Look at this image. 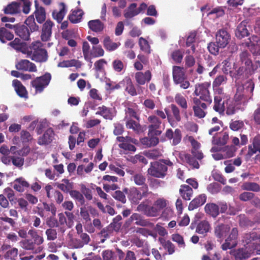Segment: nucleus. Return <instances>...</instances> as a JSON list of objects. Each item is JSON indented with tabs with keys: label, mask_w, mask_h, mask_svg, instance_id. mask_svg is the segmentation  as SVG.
Returning <instances> with one entry per match:
<instances>
[{
	"label": "nucleus",
	"mask_w": 260,
	"mask_h": 260,
	"mask_svg": "<svg viewBox=\"0 0 260 260\" xmlns=\"http://www.w3.org/2000/svg\"><path fill=\"white\" fill-rule=\"evenodd\" d=\"M247 22L242 21L237 26L235 31V35L239 39H242L249 36V32L247 28Z\"/></svg>",
	"instance_id": "30"
},
{
	"label": "nucleus",
	"mask_w": 260,
	"mask_h": 260,
	"mask_svg": "<svg viewBox=\"0 0 260 260\" xmlns=\"http://www.w3.org/2000/svg\"><path fill=\"white\" fill-rule=\"evenodd\" d=\"M240 141L239 138L237 137L231 136V139L233 146L236 147H240V146H244L248 143V137L246 135L240 134Z\"/></svg>",
	"instance_id": "40"
},
{
	"label": "nucleus",
	"mask_w": 260,
	"mask_h": 260,
	"mask_svg": "<svg viewBox=\"0 0 260 260\" xmlns=\"http://www.w3.org/2000/svg\"><path fill=\"white\" fill-rule=\"evenodd\" d=\"M15 32L24 40L27 41L29 39L30 31L28 27L24 25L17 26L15 28Z\"/></svg>",
	"instance_id": "37"
},
{
	"label": "nucleus",
	"mask_w": 260,
	"mask_h": 260,
	"mask_svg": "<svg viewBox=\"0 0 260 260\" xmlns=\"http://www.w3.org/2000/svg\"><path fill=\"white\" fill-rule=\"evenodd\" d=\"M213 109L220 114H222L225 110L224 103L221 95H215L214 98Z\"/></svg>",
	"instance_id": "36"
},
{
	"label": "nucleus",
	"mask_w": 260,
	"mask_h": 260,
	"mask_svg": "<svg viewBox=\"0 0 260 260\" xmlns=\"http://www.w3.org/2000/svg\"><path fill=\"white\" fill-rule=\"evenodd\" d=\"M235 260H245L249 258L251 253L245 248H239L232 252Z\"/></svg>",
	"instance_id": "28"
},
{
	"label": "nucleus",
	"mask_w": 260,
	"mask_h": 260,
	"mask_svg": "<svg viewBox=\"0 0 260 260\" xmlns=\"http://www.w3.org/2000/svg\"><path fill=\"white\" fill-rule=\"evenodd\" d=\"M184 157L186 162L190 165L192 166L193 168L199 169L200 167L198 161L195 159L193 156H191L189 154H186L184 155Z\"/></svg>",
	"instance_id": "59"
},
{
	"label": "nucleus",
	"mask_w": 260,
	"mask_h": 260,
	"mask_svg": "<svg viewBox=\"0 0 260 260\" xmlns=\"http://www.w3.org/2000/svg\"><path fill=\"white\" fill-rule=\"evenodd\" d=\"M172 239L173 241L176 242L178 246L181 248L185 247V243L184 241L183 237L178 234H174L172 236Z\"/></svg>",
	"instance_id": "63"
},
{
	"label": "nucleus",
	"mask_w": 260,
	"mask_h": 260,
	"mask_svg": "<svg viewBox=\"0 0 260 260\" xmlns=\"http://www.w3.org/2000/svg\"><path fill=\"white\" fill-rule=\"evenodd\" d=\"M229 139V134L227 132H224L216 137H213L212 143L217 146H224L227 143Z\"/></svg>",
	"instance_id": "35"
},
{
	"label": "nucleus",
	"mask_w": 260,
	"mask_h": 260,
	"mask_svg": "<svg viewBox=\"0 0 260 260\" xmlns=\"http://www.w3.org/2000/svg\"><path fill=\"white\" fill-rule=\"evenodd\" d=\"M90 241V236L87 233L81 234L72 238L70 240V245L72 248L80 249L88 245Z\"/></svg>",
	"instance_id": "9"
},
{
	"label": "nucleus",
	"mask_w": 260,
	"mask_h": 260,
	"mask_svg": "<svg viewBox=\"0 0 260 260\" xmlns=\"http://www.w3.org/2000/svg\"><path fill=\"white\" fill-rule=\"evenodd\" d=\"M58 66L64 68V67H76L77 68H80L81 67L80 62L77 60L72 59L71 60L63 61L58 64Z\"/></svg>",
	"instance_id": "54"
},
{
	"label": "nucleus",
	"mask_w": 260,
	"mask_h": 260,
	"mask_svg": "<svg viewBox=\"0 0 260 260\" xmlns=\"http://www.w3.org/2000/svg\"><path fill=\"white\" fill-rule=\"evenodd\" d=\"M14 38L13 34L4 27L0 28V41L5 43L7 41L12 40Z\"/></svg>",
	"instance_id": "44"
},
{
	"label": "nucleus",
	"mask_w": 260,
	"mask_h": 260,
	"mask_svg": "<svg viewBox=\"0 0 260 260\" xmlns=\"http://www.w3.org/2000/svg\"><path fill=\"white\" fill-rule=\"evenodd\" d=\"M192 101L194 116L200 119L205 117L207 113L206 112L207 106L209 105L207 103L202 102L200 99H198V98H194Z\"/></svg>",
	"instance_id": "10"
},
{
	"label": "nucleus",
	"mask_w": 260,
	"mask_h": 260,
	"mask_svg": "<svg viewBox=\"0 0 260 260\" xmlns=\"http://www.w3.org/2000/svg\"><path fill=\"white\" fill-rule=\"evenodd\" d=\"M206 200L207 196L204 193L197 196L189 203L188 210L190 211L193 210L202 206L206 203Z\"/></svg>",
	"instance_id": "20"
},
{
	"label": "nucleus",
	"mask_w": 260,
	"mask_h": 260,
	"mask_svg": "<svg viewBox=\"0 0 260 260\" xmlns=\"http://www.w3.org/2000/svg\"><path fill=\"white\" fill-rule=\"evenodd\" d=\"M112 66L115 72L117 73L121 72L126 67L123 62L119 59L114 60L112 63Z\"/></svg>",
	"instance_id": "53"
},
{
	"label": "nucleus",
	"mask_w": 260,
	"mask_h": 260,
	"mask_svg": "<svg viewBox=\"0 0 260 260\" xmlns=\"http://www.w3.org/2000/svg\"><path fill=\"white\" fill-rule=\"evenodd\" d=\"M139 45L141 50L147 53H150V46L148 42L144 38L140 37L139 40Z\"/></svg>",
	"instance_id": "57"
},
{
	"label": "nucleus",
	"mask_w": 260,
	"mask_h": 260,
	"mask_svg": "<svg viewBox=\"0 0 260 260\" xmlns=\"http://www.w3.org/2000/svg\"><path fill=\"white\" fill-rule=\"evenodd\" d=\"M173 166V163L169 159H160L150 163L147 173L152 177L163 178L167 175L168 168Z\"/></svg>",
	"instance_id": "3"
},
{
	"label": "nucleus",
	"mask_w": 260,
	"mask_h": 260,
	"mask_svg": "<svg viewBox=\"0 0 260 260\" xmlns=\"http://www.w3.org/2000/svg\"><path fill=\"white\" fill-rule=\"evenodd\" d=\"M234 70L230 72V76L235 79L236 81L238 80H244L248 78L253 69L248 68V67L240 65L239 67L237 66L236 63L233 65Z\"/></svg>",
	"instance_id": "7"
},
{
	"label": "nucleus",
	"mask_w": 260,
	"mask_h": 260,
	"mask_svg": "<svg viewBox=\"0 0 260 260\" xmlns=\"http://www.w3.org/2000/svg\"><path fill=\"white\" fill-rule=\"evenodd\" d=\"M123 190L127 195L131 202L134 204H138L143 198L147 197L149 194L151 193V192L149 191L148 186L140 188L132 187L129 189L125 187Z\"/></svg>",
	"instance_id": "4"
},
{
	"label": "nucleus",
	"mask_w": 260,
	"mask_h": 260,
	"mask_svg": "<svg viewBox=\"0 0 260 260\" xmlns=\"http://www.w3.org/2000/svg\"><path fill=\"white\" fill-rule=\"evenodd\" d=\"M120 45V43L113 42L109 36H106L103 40V46L106 50L113 51L116 50Z\"/></svg>",
	"instance_id": "41"
},
{
	"label": "nucleus",
	"mask_w": 260,
	"mask_h": 260,
	"mask_svg": "<svg viewBox=\"0 0 260 260\" xmlns=\"http://www.w3.org/2000/svg\"><path fill=\"white\" fill-rule=\"evenodd\" d=\"M25 24H26L25 26L30 29L31 32L35 31L39 29V26L36 23L34 15H32L29 16L26 19Z\"/></svg>",
	"instance_id": "49"
},
{
	"label": "nucleus",
	"mask_w": 260,
	"mask_h": 260,
	"mask_svg": "<svg viewBox=\"0 0 260 260\" xmlns=\"http://www.w3.org/2000/svg\"><path fill=\"white\" fill-rule=\"evenodd\" d=\"M12 85L18 95L20 98L27 99L28 93L25 86L18 80L15 79L12 82Z\"/></svg>",
	"instance_id": "23"
},
{
	"label": "nucleus",
	"mask_w": 260,
	"mask_h": 260,
	"mask_svg": "<svg viewBox=\"0 0 260 260\" xmlns=\"http://www.w3.org/2000/svg\"><path fill=\"white\" fill-rule=\"evenodd\" d=\"M98 109L100 110L95 113L96 115L102 116L105 119L109 118L110 116V110L105 106L99 107Z\"/></svg>",
	"instance_id": "61"
},
{
	"label": "nucleus",
	"mask_w": 260,
	"mask_h": 260,
	"mask_svg": "<svg viewBox=\"0 0 260 260\" xmlns=\"http://www.w3.org/2000/svg\"><path fill=\"white\" fill-rule=\"evenodd\" d=\"M35 14L37 22L39 23H42L46 19V11L45 9L39 6L38 2L35 1Z\"/></svg>",
	"instance_id": "25"
},
{
	"label": "nucleus",
	"mask_w": 260,
	"mask_h": 260,
	"mask_svg": "<svg viewBox=\"0 0 260 260\" xmlns=\"http://www.w3.org/2000/svg\"><path fill=\"white\" fill-rule=\"evenodd\" d=\"M20 3L13 2L8 5L4 9L6 14H15L20 12Z\"/></svg>",
	"instance_id": "33"
},
{
	"label": "nucleus",
	"mask_w": 260,
	"mask_h": 260,
	"mask_svg": "<svg viewBox=\"0 0 260 260\" xmlns=\"http://www.w3.org/2000/svg\"><path fill=\"white\" fill-rule=\"evenodd\" d=\"M250 56V54L247 51L242 52L239 55L240 60L238 63L239 65L248 67V68L253 69V64Z\"/></svg>",
	"instance_id": "26"
},
{
	"label": "nucleus",
	"mask_w": 260,
	"mask_h": 260,
	"mask_svg": "<svg viewBox=\"0 0 260 260\" xmlns=\"http://www.w3.org/2000/svg\"><path fill=\"white\" fill-rule=\"evenodd\" d=\"M26 53L32 60L37 62H45L48 58V52L40 41L33 42L27 47Z\"/></svg>",
	"instance_id": "2"
},
{
	"label": "nucleus",
	"mask_w": 260,
	"mask_h": 260,
	"mask_svg": "<svg viewBox=\"0 0 260 260\" xmlns=\"http://www.w3.org/2000/svg\"><path fill=\"white\" fill-rule=\"evenodd\" d=\"M120 84L124 87L125 91L132 96H136L138 94L141 93L139 91L140 89L138 88V92L137 91L135 86L129 77H125L120 81Z\"/></svg>",
	"instance_id": "13"
},
{
	"label": "nucleus",
	"mask_w": 260,
	"mask_h": 260,
	"mask_svg": "<svg viewBox=\"0 0 260 260\" xmlns=\"http://www.w3.org/2000/svg\"><path fill=\"white\" fill-rule=\"evenodd\" d=\"M175 101L183 109L186 110L187 107V102L184 96L181 93H178L175 96Z\"/></svg>",
	"instance_id": "51"
},
{
	"label": "nucleus",
	"mask_w": 260,
	"mask_h": 260,
	"mask_svg": "<svg viewBox=\"0 0 260 260\" xmlns=\"http://www.w3.org/2000/svg\"><path fill=\"white\" fill-rule=\"evenodd\" d=\"M171 57L176 63H180L183 59V52L179 49L174 50L171 53Z\"/></svg>",
	"instance_id": "58"
},
{
	"label": "nucleus",
	"mask_w": 260,
	"mask_h": 260,
	"mask_svg": "<svg viewBox=\"0 0 260 260\" xmlns=\"http://www.w3.org/2000/svg\"><path fill=\"white\" fill-rule=\"evenodd\" d=\"M60 10L58 12L53 11L52 12L53 18L56 20L57 22L60 23L67 12L66 5L63 3L59 4Z\"/></svg>",
	"instance_id": "39"
},
{
	"label": "nucleus",
	"mask_w": 260,
	"mask_h": 260,
	"mask_svg": "<svg viewBox=\"0 0 260 260\" xmlns=\"http://www.w3.org/2000/svg\"><path fill=\"white\" fill-rule=\"evenodd\" d=\"M238 230L237 228H233L225 242L221 245L222 250H226L235 247L238 244Z\"/></svg>",
	"instance_id": "11"
},
{
	"label": "nucleus",
	"mask_w": 260,
	"mask_h": 260,
	"mask_svg": "<svg viewBox=\"0 0 260 260\" xmlns=\"http://www.w3.org/2000/svg\"><path fill=\"white\" fill-rule=\"evenodd\" d=\"M83 15V12L81 10L72 11L69 16V19L72 23H77L80 22Z\"/></svg>",
	"instance_id": "45"
},
{
	"label": "nucleus",
	"mask_w": 260,
	"mask_h": 260,
	"mask_svg": "<svg viewBox=\"0 0 260 260\" xmlns=\"http://www.w3.org/2000/svg\"><path fill=\"white\" fill-rule=\"evenodd\" d=\"M9 45L17 51H22L24 48V43L18 38H15L9 43Z\"/></svg>",
	"instance_id": "55"
},
{
	"label": "nucleus",
	"mask_w": 260,
	"mask_h": 260,
	"mask_svg": "<svg viewBox=\"0 0 260 260\" xmlns=\"http://www.w3.org/2000/svg\"><path fill=\"white\" fill-rule=\"evenodd\" d=\"M152 77V75L150 70H147L144 72L141 71L136 72L135 74V79L139 86V89L142 91V87L141 86L149 83L151 81Z\"/></svg>",
	"instance_id": "12"
},
{
	"label": "nucleus",
	"mask_w": 260,
	"mask_h": 260,
	"mask_svg": "<svg viewBox=\"0 0 260 260\" xmlns=\"http://www.w3.org/2000/svg\"><path fill=\"white\" fill-rule=\"evenodd\" d=\"M88 26L90 29L95 32H101L104 28V24L99 19L89 21Z\"/></svg>",
	"instance_id": "38"
},
{
	"label": "nucleus",
	"mask_w": 260,
	"mask_h": 260,
	"mask_svg": "<svg viewBox=\"0 0 260 260\" xmlns=\"http://www.w3.org/2000/svg\"><path fill=\"white\" fill-rule=\"evenodd\" d=\"M56 187L62 191L66 193H70L71 191L74 189V183L70 182L68 179H63L61 180V183H56Z\"/></svg>",
	"instance_id": "24"
},
{
	"label": "nucleus",
	"mask_w": 260,
	"mask_h": 260,
	"mask_svg": "<svg viewBox=\"0 0 260 260\" xmlns=\"http://www.w3.org/2000/svg\"><path fill=\"white\" fill-rule=\"evenodd\" d=\"M148 120L150 124L148 126V134L151 136H160L162 130L161 129V121L155 115L149 116Z\"/></svg>",
	"instance_id": "8"
},
{
	"label": "nucleus",
	"mask_w": 260,
	"mask_h": 260,
	"mask_svg": "<svg viewBox=\"0 0 260 260\" xmlns=\"http://www.w3.org/2000/svg\"><path fill=\"white\" fill-rule=\"evenodd\" d=\"M139 14L137 11V4L136 3H132L124 10L123 15L126 20L130 19Z\"/></svg>",
	"instance_id": "34"
},
{
	"label": "nucleus",
	"mask_w": 260,
	"mask_h": 260,
	"mask_svg": "<svg viewBox=\"0 0 260 260\" xmlns=\"http://www.w3.org/2000/svg\"><path fill=\"white\" fill-rule=\"evenodd\" d=\"M30 239H25L20 242L21 247L25 250L31 251L33 253H38L42 251L43 247L41 245L44 240L35 229H30L28 232Z\"/></svg>",
	"instance_id": "1"
},
{
	"label": "nucleus",
	"mask_w": 260,
	"mask_h": 260,
	"mask_svg": "<svg viewBox=\"0 0 260 260\" xmlns=\"http://www.w3.org/2000/svg\"><path fill=\"white\" fill-rule=\"evenodd\" d=\"M171 111L172 112L173 117L177 122H179L181 120L180 115V111L179 108L175 104H171L170 105Z\"/></svg>",
	"instance_id": "62"
},
{
	"label": "nucleus",
	"mask_w": 260,
	"mask_h": 260,
	"mask_svg": "<svg viewBox=\"0 0 260 260\" xmlns=\"http://www.w3.org/2000/svg\"><path fill=\"white\" fill-rule=\"evenodd\" d=\"M124 193L125 192L123 190H116L112 194V197L115 200L124 204L126 202V199Z\"/></svg>",
	"instance_id": "60"
},
{
	"label": "nucleus",
	"mask_w": 260,
	"mask_h": 260,
	"mask_svg": "<svg viewBox=\"0 0 260 260\" xmlns=\"http://www.w3.org/2000/svg\"><path fill=\"white\" fill-rule=\"evenodd\" d=\"M257 152L260 153V136H255L252 140V144L248 147L247 155L251 157Z\"/></svg>",
	"instance_id": "19"
},
{
	"label": "nucleus",
	"mask_w": 260,
	"mask_h": 260,
	"mask_svg": "<svg viewBox=\"0 0 260 260\" xmlns=\"http://www.w3.org/2000/svg\"><path fill=\"white\" fill-rule=\"evenodd\" d=\"M54 23L50 20H47L43 25L41 35V40L47 42L50 39L52 35V28Z\"/></svg>",
	"instance_id": "15"
},
{
	"label": "nucleus",
	"mask_w": 260,
	"mask_h": 260,
	"mask_svg": "<svg viewBox=\"0 0 260 260\" xmlns=\"http://www.w3.org/2000/svg\"><path fill=\"white\" fill-rule=\"evenodd\" d=\"M228 78L225 75H220L217 76L213 82V88L219 87L221 85L225 84Z\"/></svg>",
	"instance_id": "52"
},
{
	"label": "nucleus",
	"mask_w": 260,
	"mask_h": 260,
	"mask_svg": "<svg viewBox=\"0 0 260 260\" xmlns=\"http://www.w3.org/2000/svg\"><path fill=\"white\" fill-rule=\"evenodd\" d=\"M51 77L50 73L46 72L43 75L38 77L31 81L30 84L35 88L36 93H41L49 85Z\"/></svg>",
	"instance_id": "6"
},
{
	"label": "nucleus",
	"mask_w": 260,
	"mask_h": 260,
	"mask_svg": "<svg viewBox=\"0 0 260 260\" xmlns=\"http://www.w3.org/2000/svg\"><path fill=\"white\" fill-rule=\"evenodd\" d=\"M231 227L228 224L220 223L216 226L214 228V234L215 236L222 240L230 232Z\"/></svg>",
	"instance_id": "18"
},
{
	"label": "nucleus",
	"mask_w": 260,
	"mask_h": 260,
	"mask_svg": "<svg viewBox=\"0 0 260 260\" xmlns=\"http://www.w3.org/2000/svg\"><path fill=\"white\" fill-rule=\"evenodd\" d=\"M230 35L224 29H219L216 35V42L220 48H224L229 43Z\"/></svg>",
	"instance_id": "14"
},
{
	"label": "nucleus",
	"mask_w": 260,
	"mask_h": 260,
	"mask_svg": "<svg viewBox=\"0 0 260 260\" xmlns=\"http://www.w3.org/2000/svg\"><path fill=\"white\" fill-rule=\"evenodd\" d=\"M70 196L75 200L77 201L80 205L85 204V199L82 192L77 190L73 189L70 193Z\"/></svg>",
	"instance_id": "47"
},
{
	"label": "nucleus",
	"mask_w": 260,
	"mask_h": 260,
	"mask_svg": "<svg viewBox=\"0 0 260 260\" xmlns=\"http://www.w3.org/2000/svg\"><path fill=\"white\" fill-rule=\"evenodd\" d=\"M16 68L18 70L36 72L37 71L35 63L27 59H22L16 64Z\"/></svg>",
	"instance_id": "17"
},
{
	"label": "nucleus",
	"mask_w": 260,
	"mask_h": 260,
	"mask_svg": "<svg viewBox=\"0 0 260 260\" xmlns=\"http://www.w3.org/2000/svg\"><path fill=\"white\" fill-rule=\"evenodd\" d=\"M130 174L133 175L132 180H133L136 185L138 186H142L143 187L145 186H148L146 183V178L145 176L142 173H138L134 174L133 171H127Z\"/></svg>",
	"instance_id": "27"
},
{
	"label": "nucleus",
	"mask_w": 260,
	"mask_h": 260,
	"mask_svg": "<svg viewBox=\"0 0 260 260\" xmlns=\"http://www.w3.org/2000/svg\"><path fill=\"white\" fill-rule=\"evenodd\" d=\"M186 76L184 69L179 66H174L173 68V79L176 84H179L181 80L185 79Z\"/></svg>",
	"instance_id": "21"
},
{
	"label": "nucleus",
	"mask_w": 260,
	"mask_h": 260,
	"mask_svg": "<svg viewBox=\"0 0 260 260\" xmlns=\"http://www.w3.org/2000/svg\"><path fill=\"white\" fill-rule=\"evenodd\" d=\"M172 138V145H177L180 143L182 139V134L181 130L179 128L175 129L174 134Z\"/></svg>",
	"instance_id": "64"
},
{
	"label": "nucleus",
	"mask_w": 260,
	"mask_h": 260,
	"mask_svg": "<svg viewBox=\"0 0 260 260\" xmlns=\"http://www.w3.org/2000/svg\"><path fill=\"white\" fill-rule=\"evenodd\" d=\"M210 87V83L204 82L201 84L196 85L194 93L196 95L199 96L200 101H203L207 103L209 105L212 103V100L210 96L209 88Z\"/></svg>",
	"instance_id": "5"
},
{
	"label": "nucleus",
	"mask_w": 260,
	"mask_h": 260,
	"mask_svg": "<svg viewBox=\"0 0 260 260\" xmlns=\"http://www.w3.org/2000/svg\"><path fill=\"white\" fill-rule=\"evenodd\" d=\"M237 147L233 145H227L223 148V151L225 152L226 158H231L235 155Z\"/></svg>",
	"instance_id": "56"
},
{
	"label": "nucleus",
	"mask_w": 260,
	"mask_h": 260,
	"mask_svg": "<svg viewBox=\"0 0 260 260\" xmlns=\"http://www.w3.org/2000/svg\"><path fill=\"white\" fill-rule=\"evenodd\" d=\"M131 222L136 221L135 224L142 226H147L150 224V222L144 218L140 214L137 213H133L129 218Z\"/></svg>",
	"instance_id": "32"
},
{
	"label": "nucleus",
	"mask_w": 260,
	"mask_h": 260,
	"mask_svg": "<svg viewBox=\"0 0 260 260\" xmlns=\"http://www.w3.org/2000/svg\"><path fill=\"white\" fill-rule=\"evenodd\" d=\"M54 135L55 133L52 128H47L44 134L38 138V144L40 145L49 144L52 142Z\"/></svg>",
	"instance_id": "16"
},
{
	"label": "nucleus",
	"mask_w": 260,
	"mask_h": 260,
	"mask_svg": "<svg viewBox=\"0 0 260 260\" xmlns=\"http://www.w3.org/2000/svg\"><path fill=\"white\" fill-rule=\"evenodd\" d=\"M158 240L164 248L167 250L169 254H172L175 252V246L170 240H166L162 237H159Z\"/></svg>",
	"instance_id": "42"
},
{
	"label": "nucleus",
	"mask_w": 260,
	"mask_h": 260,
	"mask_svg": "<svg viewBox=\"0 0 260 260\" xmlns=\"http://www.w3.org/2000/svg\"><path fill=\"white\" fill-rule=\"evenodd\" d=\"M29 183L22 178H17L15 181L13 188L19 192H23L24 188L28 187Z\"/></svg>",
	"instance_id": "43"
},
{
	"label": "nucleus",
	"mask_w": 260,
	"mask_h": 260,
	"mask_svg": "<svg viewBox=\"0 0 260 260\" xmlns=\"http://www.w3.org/2000/svg\"><path fill=\"white\" fill-rule=\"evenodd\" d=\"M242 188L243 189L248 191L254 192H258L260 191L259 185L255 182H244L242 186Z\"/></svg>",
	"instance_id": "46"
},
{
	"label": "nucleus",
	"mask_w": 260,
	"mask_h": 260,
	"mask_svg": "<svg viewBox=\"0 0 260 260\" xmlns=\"http://www.w3.org/2000/svg\"><path fill=\"white\" fill-rule=\"evenodd\" d=\"M205 213L210 216L216 218L219 214V208L218 205L215 203H208L205 207Z\"/></svg>",
	"instance_id": "31"
},
{
	"label": "nucleus",
	"mask_w": 260,
	"mask_h": 260,
	"mask_svg": "<svg viewBox=\"0 0 260 260\" xmlns=\"http://www.w3.org/2000/svg\"><path fill=\"white\" fill-rule=\"evenodd\" d=\"M179 192L181 198L185 201L190 200L193 196V190L192 188L188 185H181Z\"/></svg>",
	"instance_id": "29"
},
{
	"label": "nucleus",
	"mask_w": 260,
	"mask_h": 260,
	"mask_svg": "<svg viewBox=\"0 0 260 260\" xmlns=\"http://www.w3.org/2000/svg\"><path fill=\"white\" fill-rule=\"evenodd\" d=\"M211 230V225L209 222L206 220L200 221L196 229V232L200 235L206 236Z\"/></svg>",
	"instance_id": "22"
},
{
	"label": "nucleus",
	"mask_w": 260,
	"mask_h": 260,
	"mask_svg": "<svg viewBox=\"0 0 260 260\" xmlns=\"http://www.w3.org/2000/svg\"><path fill=\"white\" fill-rule=\"evenodd\" d=\"M125 124L127 128L132 129L137 133H140L142 130L140 124L131 119H128Z\"/></svg>",
	"instance_id": "48"
},
{
	"label": "nucleus",
	"mask_w": 260,
	"mask_h": 260,
	"mask_svg": "<svg viewBox=\"0 0 260 260\" xmlns=\"http://www.w3.org/2000/svg\"><path fill=\"white\" fill-rule=\"evenodd\" d=\"M59 225L58 232L63 233L66 230L67 219L63 213H60L58 214Z\"/></svg>",
	"instance_id": "50"
}]
</instances>
